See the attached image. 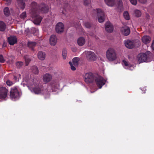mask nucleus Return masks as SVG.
Wrapping results in <instances>:
<instances>
[{
    "instance_id": "42",
    "label": "nucleus",
    "mask_w": 154,
    "mask_h": 154,
    "mask_svg": "<svg viewBox=\"0 0 154 154\" xmlns=\"http://www.w3.org/2000/svg\"><path fill=\"white\" fill-rule=\"evenodd\" d=\"M6 84L8 86H11L12 85L13 83L11 81L8 80L6 82Z\"/></svg>"
},
{
    "instance_id": "14",
    "label": "nucleus",
    "mask_w": 154,
    "mask_h": 154,
    "mask_svg": "<svg viewBox=\"0 0 154 154\" xmlns=\"http://www.w3.org/2000/svg\"><path fill=\"white\" fill-rule=\"evenodd\" d=\"M39 9L42 13H47L48 12L49 8L44 3L42 4L39 6Z\"/></svg>"
},
{
    "instance_id": "24",
    "label": "nucleus",
    "mask_w": 154,
    "mask_h": 154,
    "mask_svg": "<svg viewBox=\"0 0 154 154\" xmlns=\"http://www.w3.org/2000/svg\"><path fill=\"white\" fill-rule=\"evenodd\" d=\"M38 57L41 60H44L45 59V54L42 51H39L38 53Z\"/></svg>"
},
{
    "instance_id": "11",
    "label": "nucleus",
    "mask_w": 154,
    "mask_h": 154,
    "mask_svg": "<svg viewBox=\"0 0 154 154\" xmlns=\"http://www.w3.org/2000/svg\"><path fill=\"white\" fill-rule=\"evenodd\" d=\"M19 96V93L17 88L12 89L11 90L10 97L11 99L18 97Z\"/></svg>"
},
{
    "instance_id": "3",
    "label": "nucleus",
    "mask_w": 154,
    "mask_h": 154,
    "mask_svg": "<svg viewBox=\"0 0 154 154\" xmlns=\"http://www.w3.org/2000/svg\"><path fill=\"white\" fill-rule=\"evenodd\" d=\"M106 57L110 61H113L116 59V53L113 48H110L108 49L106 52Z\"/></svg>"
},
{
    "instance_id": "2",
    "label": "nucleus",
    "mask_w": 154,
    "mask_h": 154,
    "mask_svg": "<svg viewBox=\"0 0 154 154\" xmlns=\"http://www.w3.org/2000/svg\"><path fill=\"white\" fill-rule=\"evenodd\" d=\"M106 4L109 6L113 7L118 2L117 9L118 11H122L123 10L122 2V0H104Z\"/></svg>"
},
{
    "instance_id": "5",
    "label": "nucleus",
    "mask_w": 154,
    "mask_h": 154,
    "mask_svg": "<svg viewBox=\"0 0 154 154\" xmlns=\"http://www.w3.org/2000/svg\"><path fill=\"white\" fill-rule=\"evenodd\" d=\"M151 54L150 51H147L146 53H141L137 56V59L139 63L146 62L147 59Z\"/></svg>"
},
{
    "instance_id": "21",
    "label": "nucleus",
    "mask_w": 154,
    "mask_h": 154,
    "mask_svg": "<svg viewBox=\"0 0 154 154\" xmlns=\"http://www.w3.org/2000/svg\"><path fill=\"white\" fill-rule=\"evenodd\" d=\"M77 42L79 45L80 46H83L85 42V39L83 37H80L78 38Z\"/></svg>"
},
{
    "instance_id": "13",
    "label": "nucleus",
    "mask_w": 154,
    "mask_h": 154,
    "mask_svg": "<svg viewBox=\"0 0 154 154\" xmlns=\"http://www.w3.org/2000/svg\"><path fill=\"white\" fill-rule=\"evenodd\" d=\"M121 31L123 35L127 36L130 33V29L129 27L127 26H123L121 28Z\"/></svg>"
},
{
    "instance_id": "6",
    "label": "nucleus",
    "mask_w": 154,
    "mask_h": 154,
    "mask_svg": "<svg viewBox=\"0 0 154 154\" xmlns=\"http://www.w3.org/2000/svg\"><path fill=\"white\" fill-rule=\"evenodd\" d=\"M31 14L33 23L35 24L39 25L42 19V17L38 15L37 12H34L33 11L31 12Z\"/></svg>"
},
{
    "instance_id": "31",
    "label": "nucleus",
    "mask_w": 154,
    "mask_h": 154,
    "mask_svg": "<svg viewBox=\"0 0 154 154\" xmlns=\"http://www.w3.org/2000/svg\"><path fill=\"white\" fill-rule=\"evenodd\" d=\"M67 51L65 49H63L62 51V56L64 59L66 58L67 56Z\"/></svg>"
},
{
    "instance_id": "28",
    "label": "nucleus",
    "mask_w": 154,
    "mask_h": 154,
    "mask_svg": "<svg viewBox=\"0 0 154 154\" xmlns=\"http://www.w3.org/2000/svg\"><path fill=\"white\" fill-rule=\"evenodd\" d=\"M4 12L5 15L6 16H8L10 14V11L8 7H6L4 9Z\"/></svg>"
},
{
    "instance_id": "1",
    "label": "nucleus",
    "mask_w": 154,
    "mask_h": 154,
    "mask_svg": "<svg viewBox=\"0 0 154 154\" xmlns=\"http://www.w3.org/2000/svg\"><path fill=\"white\" fill-rule=\"evenodd\" d=\"M39 82L36 79H34L30 83L29 88L35 94H39L41 93L42 89L39 87Z\"/></svg>"
},
{
    "instance_id": "43",
    "label": "nucleus",
    "mask_w": 154,
    "mask_h": 154,
    "mask_svg": "<svg viewBox=\"0 0 154 154\" xmlns=\"http://www.w3.org/2000/svg\"><path fill=\"white\" fill-rule=\"evenodd\" d=\"M138 1L140 3L143 4L147 2V0H138Z\"/></svg>"
},
{
    "instance_id": "17",
    "label": "nucleus",
    "mask_w": 154,
    "mask_h": 154,
    "mask_svg": "<svg viewBox=\"0 0 154 154\" xmlns=\"http://www.w3.org/2000/svg\"><path fill=\"white\" fill-rule=\"evenodd\" d=\"M52 79V76L50 74L46 73L43 76V79L45 82L47 83L50 82Z\"/></svg>"
},
{
    "instance_id": "8",
    "label": "nucleus",
    "mask_w": 154,
    "mask_h": 154,
    "mask_svg": "<svg viewBox=\"0 0 154 154\" xmlns=\"http://www.w3.org/2000/svg\"><path fill=\"white\" fill-rule=\"evenodd\" d=\"M85 54L87 59L88 61H94L96 60V57L94 52L89 51H86Z\"/></svg>"
},
{
    "instance_id": "15",
    "label": "nucleus",
    "mask_w": 154,
    "mask_h": 154,
    "mask_svg": "<svg viewBox=\"0 0 154 154\" xmlns=\"http://www.w3.org/2000/svg\"><path fill=\"white\" fill-rule=\"evenodd\" d=\"M105 29L108 32L111 33L113 30V27L112 24L109 22L106 23Z\"/></svg>"
},
{
    "instance_id": "19",
    "label": "nucleus",
    "mask_w": 154,
    "mask_h": 154,
    "mask_svg": "<svg viewBox=\"0 0 154 154\" xmlns=\"http://www.w3.org/2000/svg\"><path fill=\"white\" fill-rule=\"evenodd\" d=\"M151 38L147 35H145L142 38V42L145 44L149 43L151 41Z\"/></svg>"
},
{
    "instance_id": "4",
    "label": "nucleus",
    "mask_w": 154,
    "mask_h": 154,
    "mask_svg": "<svg viewBox=\"0 0 154 154\" xmlns=\"http://www.w3.org/2000/svg\"><path fill=\"white\" fill-rule=\"evenodd\" d=\"M93 14H97L98 20L99 23L103 22L104 20V14L103 12L100 9H96L93 10Z\"/></svg>"
},
{
    "instance_id": "36",
    "label": "nucleus",
    "mask_w": 154,
    "mask_h": 154,
    "mask_svg": "<svg viewBox=\"0 0 154 154\" xmlns=\"http://www.w3.org/2000/svg\"><path fill=\"white\" fill-rule=\"evenodd\" d=\"M26 17V14L25 12H23L20 15V17L22 19H24Z\"/></svg>"
},
{
    "instance_id": "25",
    "label": "nucleus",
    "mask_w": 154,
    "mask_h": 154,
    "mask_svg": "<svg viewBox=\"0 0 154 154\" xmlns=\"http://www.w3.org/2000/svg\"><path fill=\"white\" fill-rule=\"evenodd\" d=\"M36 43L35 42L30 41L29 42L27 43L28 47L32 50H33L34 47L36 45Z\"/></svg>"
},
{
    "instance_id": "18",
    "label": "nucleus",
    "mask_w": 154,
    "mask_h": 154,
    "mask_svg": "<svg viewBox=\"0 0 154 154\" xmlns=\"http://www.w3.org/2000/svg\"><path fill=\"white\" fill-rule=\"evenodd\" d=\"M57 42V38L54 35H51L50 38V43L51 45H55Z\"/></svg>"
},
{
    "instance_id": "16",
    "label": "nucleus",
    "mask_w": 154,
    "mask_h": 154,
    "mask_svg": "<svg viewBox=\"0 0 154 154\" xmlns=\"http://www.w3.org/2000/svg\"><path fill=\"white\" fill-rule=\"evenodd\" d=\"M9 44L11 45H14L17 42V39L16 37L15 36H11L8 38Z\"/></svg>"
},
{
    "instance_id": "46",
    "label": "nucleus",
    "mask_w": 154,
    "mask_h": 154,
    "mask_svg": "<svg viewBox=\"0 0 154 154\" xmlns=\"http://www.w3.org/2000/svg\"><path fill=\"white\" fill-rule=\"evenodd\" d=\"M64 11H65V10H64V11H63L62 12V13L63 14H65V13L64 12Z\"/></svg>"
},
{
    "instance_id": "20",
    "label": "nucleus",
    "mask_w": 154,
    "mask_h": 154,
    "mask_svg": "<svg viewBox=\"0 0 154 154\" xmlns=\"http://www.w3.org/2000/svg\"><path fill=\"white\" fill-rule=\"evenodd\" d=\"M16 3L21 9L23 10L25 8V4L23 0H17Z\"/></svg>"
},
{
    "instance_id": "33",
    "label": "nucleus",
    "mask_w": 154,
    "mask_h": 154,
    "mask_svg": "<svg viewBox=\"0 0 154 154\" xmlns=\"http://www.w3.org/2000/svg\"><path fill=\"white\" fill-rule=\"evenodd\" d=\"M23 65V63L21 61L18 62L16 63V66L17 68H20Z\"/></svg>"
},
{
    "instance_id": "44",
    "label": "nucleus",
    "mask_w": 154,
    "mask_h": 154,
    "mask_svg": "<svg viewBox=\"0 0 154 154\" xmlns=\"http://www.w3.org/2000/svg\"><path fill=\"white\" fill-rule=\"evenodd\" d=\"M6 2V4L8 5L10 4L11 2V0H5Z\"/></svg>"
},
{
    "instance_id": "10",
    "label": "nucleus",
    "mask_w": 154,
    "mask_h": 154,
    "mask_svg": "<svg viewBox=\"0 0 154 154\" xmlns=\"http://www.w3.org/2000/svg\"><path fill=\"white\" fill-rule=\"evenodd\" d=\"M8 90L5 87L0 88V99H5L8 95Z\"/></svg>"
},
{
    "instance_id": "30",
    "label": "nucleus",
    "mask_w": 154,
    "mask_h": 154,
    "mask_svg": "<svg viewBox=\"0 0 154 154\" xmlns=\"http://www.w3.org/2000/svg\"><path fill=\"white\" fill-rule=\"evenodd\" d=\"M124 18L127 20H129L130 19L129 14L128 12L125 11L124 13Z\"/></svg>"
},
{
    "instance_id": "26",
    "label": "nucleus",
    "mask_w": 154,
    "mask_h": 154,
    "mask_svg": "<svg viewBox=\"0 0 154 154\" xmlns=\"http://www.w3.org/2000/svg\"><path fill=\"white\" fill-rule=\"evenodd\" d=\"M6 24L2 21H0V31H4L6 28Z\"/></svg>"
},
{
    "instance_id": "7",
    "label": "nucleus",
    "mask_w": 154,
    "mask_h": 154,
    "mask_svg": "<svg viewBox=\"0 0 154 154\" xmlns=\"http://www.w3.org/2000/svg\"><path fill=\"white\" fill-rule=\"evenodd\" d=\"M94 81L93 74L91 72L86 73L85 75V81L87 83H91Z\"/></svg>"
},
{
    "instance_id": "47",
    "label": "nucleus",
    "mask_w": 154,
    "mask_h": 154,
    "mask_svg": "<svg viewBox=\"0 0 154 154\" xmlns=\"http://www.w3.org/2000/svg\"><path fill=\"white\" fill-rule=\"evenodd\" d=\"M90 35H91V36H92L93 35V34H89Z\"/></svg>"
},
{
    "instance_id": "23",
    "label": "nucleus",
    "mask_w": 154,
    "mask_h": 154,
    "mask_svg": "<svg viewBox=\"0 0 154 154\" xmlns=\"http://www.w3.org/2000/svg\"><path fill=\"white\" fill-rule=\"evenodd\" d=\"M38 7L37 3L35 2H32L31 5V7L32 8L31 12H32L33 11L34 12H37V9Z\"/></svg>"
},
{
    "instance_id": "12",
    "label": "nucleus",
    "mask_w": 154,
    "mask_h": 154,
    "mask_svg": "<svg viewBox=\"0 0 154 154\" xmlns=\"http://www.w3.org/2000/svg\"><path fill=\"white\" fill-rule=\"evenodd\" d=\"M64 29V26L63 24L59 22L57 24L56 26V31L58 33H60L63 32Z\"/></svg>"
},
{
    "instance_id": "35",
    "label": "nucleus",
    "mask_w": 154,
    "mask_h": 154,
    "mask_svg": "<svg viewBox=\"0 0 154 154\" xmlns=\"http://www.w3.org/2000/svg\"><path fill=\"white\" fill-rule=\"evenodd\" d=\"M25 61L26 63V65L27 66L29 62L31 61L30 59L28 58L27 56H26L25 57Z\"/></svg>"
},
{
    "instance_id": "37",
    "label": "nucleus",
    "mask_w": 154,
    "mask_h": 154,
    "mask_svg": "<svg viewBox=\"0 0 154 154\" xmlns=\"http://www.w3.org/2000/svg\"><path fill=\"white\" fill-rule=\"evenodd\" d=\"M69 64L70 65L71 69L72 70L74 71L76 69V68L74 66H73L72 63L71 62H69Z\"/></svg>"
},
{
    "instance_id": "40",
    "label": "nucleus",
    "mask_w": 154,
    "mask_h": 154,
    "mask_svg": "<svg viewBox=\"0 0 154 154\" xmlns=\"http://www.w3.org/2000/svg\"><path fill=\"white\" fill-rule=\"evenodd\" d=\"M5 60L3 57L2 55H0V62L2 63H3L5 62Z\"/></svg>"
},
{
    "instance_id": "34",
    "label": "nucleus",
    "mask_w": 154,
    "mask_h": 154,
    "mask_svg": "<svg viewBox=\"0 0 154 154\" xmlns=\"http://www.w3.org/2000/svg\"><path fill=\"white\" fill-rule=\"evenodd\" d=\"M91 2V0H84L83 2V4L85 6H88Z\"/></svg>"
},
{
    "instance_id": "22",
    "label": "nucleus",
    "mask_w": 154,
    "mask_h": 154,
    "mask_svg": "<svg viewBox=\"0 0 154 154\" xmlns=\"http://www.w3.org/2000/svg\"><path fill=\"white\" fill-rule=\"evenodd\" d=\"M125 45L127 48L130 49L133 48L134 46L133 42L130 40H128L126 42Z\"/></svg>"
},
{
    "instance_id": "38",
    "label": "nucleus",
    "mask_w": 154,
    "mask_h": 154,
    "mask_svg": "<svg viewBox=\"0 0 154 154\" xmlns=\"http://www.w3.org/2000/svg\"><path fill=\"white\" fill-rule=\"evenodd\" d=\"M123 62L125 66H128L129 67L131 66V64L129 63H128L125 60H123Z\"/></svg>"
},
{
    "instance_id": "45",
    "label": "nucleus",
    "mask_w": 154,
    "mask_h": 154,
    "mask_svg": "<svg viewBox=\"0 0 154 154\" xmlns=\"http://www.w3.org/2000/svg\"><path fill=\"white\" fill-rule=\"evenodd\" d=\"M152 47L153 50L154 51V40L153 41L152 45Z\"/></svg>"
},
{
    "instance_id": "32",
    "label": "nucleus",
    "mask_w": 154,
    "mask_h": 154,
    "mask_svg": "<svg viewBox=\"0 0 154 154\" xmlns=\"http://www.w3.org/2000/svg\"><path fill=\"white\" fill-rule=\"evenodd\" d=\"M135 16L137 17H140L141 14L140 11L139 10H137L135 11Z\"/></svg>"
},
{
    "instance_id": "39",
    "label": "nucleus",
    "mask_w": 154,
    "mask_h": 154,
    "mask_svg": "<svg viewBox=\"0 0 154 154\" xmlns=\"http://www.w3.org/2000/svg\"><path fill=\"white\" fill-rule=\"evenodd\" d=\"M131 3L134 5H136L137 3V0H130Z\"/></svg>"
},
{
    "instance_id": "9",
    "label": "nucleus",
    "mask_w": 154,
    "mask_h": 154,
    "mask_svg": "<svg viewBox=\"0 0 154 154\" xmlns=\"http://www.w3.org/2000/svg\"><path fill=\"white\" fill-rule=\"evenodd\" d=\"M96 83L99 88H101L105 85V81L103 78L99 76L95 79Z\"/></svg>"
},
{
    "instance_id": "29",
    "label": "nucleus",
    "mask_w": 154,
    "mask_h": 154,
    "mask_svg": "<svg viewBox=\"0 0 154 154\" xmlns=\"http://www.w3.org/2000/svg\"><path fill=\"white\" fill-rule=\"evenodd\" d=\"M32 72L35 74H37L38 73V70L37 67L36 66H33L32 67Z\"/></svg>"
},
{
    "instance_id": "41",
    "label": "nucleus",
    "mask_w": 154,
    "mask_h": 154,
    "mask_svg": "<svg viewBox=\"0 0 154 154\" xmlns=\"http://www.w3.org/2000/svg\"><path fill=\"white\" fill-rule=\"evenodd\" d=\"M85 26L87 28H89L91 26V24L89 23H85Z\"/></svg>"
},
{
    "instance_id": "27",
    "label": "nucleus",
    "mask_w": 154,
    "mask_h": 154,
    "mask_svg": "<svg viewBox=\"0 0 154 154\" xmlns=\"http://www.w3.org/2000/svg\"><path fill=\"white\" fill-rule=\"evenodd\" d=\"M79 61V59L78 57L74 58L72 60L73 64L75 66H77L78 65V62Z\"/></svg>"
}]
</instances>
